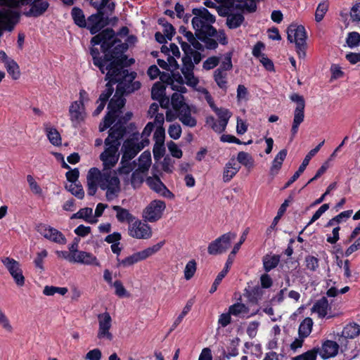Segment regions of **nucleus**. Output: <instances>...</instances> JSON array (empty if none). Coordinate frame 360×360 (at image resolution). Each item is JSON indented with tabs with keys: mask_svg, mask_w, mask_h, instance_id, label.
<instances>
[{
	"mask_svg": "<svg viewBox=\"0 0 360 360\" xmlns=\"http://www.w3.org/2000/svg\"><path fill=\"white\" fill-rule=\"evenodd\" d=\"M124 94H117V91H115V95L110 99L108 105V111L117 115L120 110L124 106L126 100L124 98Z\"/></svg>",
	"mask_w": 360,
	"mask_h": 360,
	"instance_id": "nucleus-21",
	"label": "nucleus"
},
{
	"mask_svg": "<svg viewBox=\"0 0 360 360\" xmlns=\"http://www.w3.org/2000/svg\"><path fill=\"white\" fill-rule=\"evenodd\" d=\"M168 134L174 140L179 139L181 134V126L179 124H171L168 129Z\"/></svg>",
	"mask_w": 360,
	"mask_h": 360,
	"instance_id": "nucleus-57",
	"label": "nucleus"
},
{
	"mask_svg": "<svg viewBox=\"0 0 360 360\" xmlns=\"http://www.w3.org/2000/svg\"><path fill=\"white\" fill-rule=\"evenodd\" d=\"M313 321L311 318H305L300 323L298 329V334L300 338H305L308 337L312 329Z\"/></svg>",
	"mask_w": 360,
	"mask_h": 360,
	"instance_id": "nucleus-28",
	"label": "nucleus"
},
{
	"mask_svg": "<svg viewBox=\"0 0 360 360\" xmlns=\"http://www.w3.org/2000/svg\"><path fill=\"white\" fill-rule=\"evenodd\" d=\"M229 311L231 314V315L238 316L240 314H248L249 311V309L244 304L236 303L229 307Z\"/></svg>",
	"mask_w": 360,
	"mask_h": 360,
	"instance_id": "nucleus-45",
	"label": "nucleus"
},
{
	"mask_svg": "<svg viewBox=\"0 0 360 360\" xmlns=\"http://www.w3.org/2000/svg\"><path fill=\"white\" fill-rule=\"evenodd\" d=\"M233 1H228L227 4L223 5L217 6L214 8L217 9L218 14L222 17H226L228 18V15H231L232 12H231V8L233 7Z\"/></svg>",
	"mask_w": 360,
	"mask_h": 360,
	"instance_id": "nucleus-47",
	"label": "nucleus"
},
{
	"mask_svg": "<svg viewBox=\"0 0 360 360\" xmlns=\"http://www.w3.org/2000/svg\"><path fill=\"white\" fill-rule=\"evenodd\" d=\"M101 351L96 348L88 352L85 356V359L87 360H101Z\"/></svg>",
	"mask_w": 360,
	"mask_h": 360,
	"instance_id": "nucleus-64",
	"label": "nucleus"
},
{
	"mask_svg": "<svg viewBox=\"0 0 360 360\" xmlns=\"http://www.w3.org/2000/svg\"><path fill=\"white\" fill-rule=\"evenodd\" d=\"M198 39L202 40L208 49H215L218 46V43L216 39L211 38L207 34H195Z\"/></svg>",
	"mask_w": 360,
	"mask_h": 360,
	"instance_id": "nucleus-41",
	"label": "nucleus"
},
{
	"mask_svg": "<svg viewBox=\"0 0 360 360\" xmlns=\"http://www.w3.org/2000/svg\"><path fill=\"white\" fill-rule=\"evenodd\" d=\"M164 243V241H161L152 247H149L142 251L137 252L122 260L117 258V266L118 267L122 266L127 267L131 266L141 260H144L159 251L163 246Z\"/></svg>",
	"mask_w": 360,
	"mask_h": 360,
	"instance_id": "nucleus-8",
	"label": "nucleus"
},
{
	"mask_svg": "<svg viewBox=\"0 0 360 360\" xmlns=\"http://www.w3.org/2000/svg\"><path fill=\"white\" fill-rule=\"evenodd\" d=\"M171 104L173 109L179 112L185 106H188L184 101V96L179 93H174L171 98Z\"/></svg>",
	"mask_w": 360,
	"mask_h": 360,
	"instance_id": "nucleus-33",
	"label": "nucleus"
},
{
	"mask_svg": "<svg viewBox=\"0 0 360 360\" xmlns=\"http://www.w3.org/2000/svg\"><path fill=\"white\" fill-rule=\"evenodd\" d=\"M8 73L13 79H18L20 77V72L18 63L13 60L8 61L5 65Z\"/></svg>",
	"mask_w": 360,
	"mask_h": 360,
	"instance_id": "nucleus-37",
	"label": "nucleus"
},
{
	"mask_svg": "<svg viewBox=\"0 0 360 360\" xmlns=\"http://www.w3.org/2000/svg\"><path fill=\"white\" fill-rule=\"evenodd\" d=\"M129 233L131 237L139 239L148 238L151 236V231L149 226L140 221H136L129 225Z\"/></svg>",
	"mask_w": 360,
	"mask_h": 360,
	"instance_id": "nucleus-16",
	"label": "nucleus"
},
{
	"mask_svg": "<svg viewBox=\"0 0 360 360\" xmlns=\"http://www.w3.org/2000/svg\"><path fill=\"white\" fill-rule=\"evenodd\" d=\"M193 305V302L191 301H188L186 306L184 307L181 313L179 315V316L174 321L173 325L172 326L171 330L176 328V327L182 321L184 316L190 311L191 307Z\"/></svg>",
	"mask_w": 360,
	"mask_h": 360,
	"instance_id": "nucleus-50",
	"label": "nucleus"
},
{
	"mask_svg": "<svg viewBox=\"0 0 360 360\" xmlns=\"http://www.w3.org/2000/svg\"><path fill=\"white\" fill-rule=\"evenodd\" d=\"M1 262L13 278L15 284L18 287L23 286L25 285V278L22 274V270L20 268V263L9 257H1Z\"/></svg>",
	"mask_w": 360,
	"mask_h": 360,
	"instance_id": "nucleus-11",
	"label": "nucleus"
},
{
	"mask_svg": "<svg viewBox=\"0 0 360 360\" xmlns=\"http://www.w3.org/2000/svg\"><path fill=\"white\" fill-rule=\"evenodd\" d=\"M264 294V290L259 286H255L252 289L246 290L245 295L248 300L252 304H257L261 299Z\"/></svg>",
	"mask_w": 360,
	"mask_h": 360,
	"instance_id": "nucleus-27",
	"label": "nucleus"
},
{
	"mask_svg": "<svg viewBox=\"0 0 360 360\" xmlns=\"http://www.w3.org/2000/svg\"><path fill=\"white\" fill-rule=\"evenodd\" d=\"M193 18L191 22L195 34H207L208 35H214L216 29L212 25L215 22V16L204 8H195L192 9Z\"/></svg>",
	"mask_w": 360,
	"mask_h": 360,
	"instance_id": "nucleus-5",
	"label": "nucleus"
},
{
	"mask_svg": "<svg viewBox=\"0 0 360 360\" xmlns=\"http://www.w3.org/2000/svg\"><path fill=\"white\" fill-rule=\"evenodd\" d=\"M347 44L350 48L358 46L360 44V34L352 32L348 34Z\"/></svg>",
	"mask_w": 360,
	"mask_h": 360,
	"instance_id": "nucleus-53",
	"label": "nucleus"
},
{
	"mask_svg": "<svg viewBox=\"0 0 360 360\" xmlns=\"http://www.w3.org/2000/svg\"><path fill=\"white\" fill-rule=\"evenodd\" d=\"M83 105L82 101L73 102L69 109L71 120L72 121H79L82 119L80 108Z\"/></svg>",
	"mask_w": 360,
	"mask_h": 360,
	"instance_id": "nucleus-35",
	"label": "nucleus"
},
{
	"mask_svg": "<svg viewBox=\"0 0 360 360\" xmlns=\"http://www.w3.org/2000/svg\"><path fill=\"white\" fill-rule=\"evenodd\" d=\"M71 15L75 23L77 26H79V27H86L90 31V33L91 34H96L95 36L101 33L103 30H102L101 32L100 31L105 26L110 24V20L105 21L103 22V25L101 24L98 25V27L96 28V31H93V30H91V25H90L89 24V18H87V20L85 19L84 12L82 9H80L78 7H74L72 9Z\"/></svg>",
	"mask_w": 360,
	"mask_h": 360,
	"instance_id": "nucleus-12",
	"label": "nucleus"
},
{
	"mask_svg": "<svg viewBox=\"0 0 360 360\" xmlns=\"http://www.w3.org/2000/svg\"><path fill=\"white\" fill-rule=\"evenodd\" d=\"M24 5L30 6L24 15L34 18L42 15L49 6L47 0H0V29L11 31L20 19V13L15 8Z\"/></svg>",
	"mask_w": 360,
	"mask_h": 360,
	"instance_id": "nucleus-2",
	"label": "nucleus"
},
{
	"mask_svg": "<svg viewBox=\"0 0 360 360\" xmlns=\"http://www.w3.org/2000/svg\"><path fill=\"white\" fill-rule=\"evenodd\" d=\"M48 253L46 250H43L40 252H38L36 258L34 260V265L37 268L39 269L41 271H44V268L43 266V262L44 258L46 257Z\"/></svg>",
	"mask_w": 360,
	"mask_h": 360,
	"instance_id": "nucleus-60",
	"label": "nucleus"
},
{
	"mask_svg": "<svg viewBox=\"0 0 360 360\" xmlns=\"http://www.w3.org/2000/svg\"><path fill=\"white\" fill-rule=\"evenodd\" d=\"M121 166L118 168L117 171L120 174H129L134 168L136 163L134 161L131 162L130 160L123 161L122 158L121 159Z\"/></svg>",
	"mask_w": 360,
	"mask_h": 360,
	"instance_id": "nucleus-48",
	"label": "nucleus"
},
{
	"mask_svg": "<svg viewBox=\"0 0 360 360\" xmlns=\"http://www.w3.org/2000/svg\"><path fill=\"white\" fill-rule=\"evenodd\" d=\"M309 161H310V160L305 156L302 164L300 165L297 171L295 172V174L292 175V176H291V178L285 183V186H283V189H285L288 187H289L292 183H294L300 177V176L304 172L306 167L309 165Z\"/></svg>",
	"mask_w": 360,
	"mask_h": 360,
	"instance_id": "nucleus-31",
	"label": "nucleus"
},
{
	"mask_svg": "<svg viewBox=\"0 0 360 360\" xmlns=\"http://www.w3.org/2000/svg\"><path fill=\"white\" fill-rule=\"evenodd\" d=\"M236 234L229 232L211 242L207 247V252L211 255H221L226 252L231 247V240L235 239Z\"/></svg>",
	"mask_w": 360,
	"mask_h": 360,
	"instance_id": "nucleus-9",
	"label": "nucleus"
},
{
	"mask_svg": "<svg viewBox=\"0 0 360 360\" xmlns=\"http://www.w3.org/2000/svg\"><path fill=\"white\" fill-rule=\"evenodd\" d=\"M360 334V326L356 323H349L344 327L341 336L345 338L354 339Z\"/></svg>",
	"mask_w": 360,
	"mask_h": 360,
	"instance_id": "nucleus-25",
	"label": "nucleus"
},
{
	"mask_svg": "<svg viewBox=\"0 0 360 360\" xmlns=\"http://www.w3.org/2000/svg\"><path fill=\"white\" fill-rule=\"evenodd\" d=\"M86 181L87 193L90 196L95 195L98 186L101 189L106 191V198L108 200L117 197L120 191V179L110 172L101 173L98 169L92 167L88 172Z\"/></svg>",
	"mask_w": 360,
	"mask_h": 360,
	"instance_id": "nucleus-3",
	"label": "nucleus"
},
{
	"mask_svg": "<svg viewBox=\"0 0 360 360\" xmlns=\"http://www.w3.org/2000/svg\"><path fill=\"white\" fill-rule=\"evenodd\" d=\"M27 181L29 184V186L32 192L37 195H41L42 194V189L39 186V184L37 183V181L34 180L33 176L32 175H27Z\"/></svg>",
	"mask_w": 360,
	"mask_h": 360,
	"instance_id": "nucleus-55",
	"label": "nucleus"
},
{
	"mask_svg": "<svg viewBox=\"0 0 360 360\" xmlns=\"http://www.w3.org/2000/svg\"><path fill=\"white\" fill-rule=\"evenodd\" d=\"M219 63V58L216 56H212L208 58L203 63V68L205 70H211L215 68Z\"/></svg>",
	"mask_w": 360,
	"mask_h": 360,
	"instance_id": "nucleus-63",
	"label": "nucleus"
},
{
	"mask_svg": "<svg viewBox=\"0 0 360 360\" xmlns=\"http://www.w3.org/2000/svg\"><path fill=\"white\" fill-rule=\"evenodd\" d=\"M98 330L97 338L99 340L111 341L113 335L110 332L112 327V318L108 312H104L98 315Z\"/></svg>",
	"mask_w": 360,
	"mask_h": 360,
	"instance_id": "nucleus-13",
	"label": "nucleus"
},
{
	"mask_svg": "<svg viewBox=\"0 0 360 360\" xmlns=\"http://www.w3.org/2000/svg\"><path fill=\"white\" fill-rule=\"evenodd\" d=\"M328 10V3L326 1H324L320 3L316 8L315 13V20L318 22H321L325 14Z\"/></svg>",
	"mask_w": 360,
	"mask_h": 360,
	"instance_id": "nucleus-44",
	"label": "nucleus"
},
{
	"mask_svg": "<svg viewBox=\"0 0 360 360\" xmlns=\"http://www.w3.org/2000/svg\"><path fill=\"white\" fill-rule=\"evenodd\" d=\"M292 200V196H290L288 199L285 200V201L280 206L277 215L274 217L271 225L270 226V229H274L277 224L278 221L281 219V217L285 212L287 207L289 206V203Z\"/></svg>",
	"mask_w": 360,
	"mask_h": 360,
	"instance_id": "nucleus-38",
	"label": "nucleus"
},
{
	"mask_svg": "<svg viewBox=\"0 0 360 360\" xmlns=\"http://www.w3.org/2000/svg\"><path fill=\"white\" fill-rule=\"evenodd\" d=\"M232 53L228 52L224 55V58L223 61L221 62L220 67L218 69H221V71L226 72V70H230L232 67Z\"/></svg>",
	"mask_w": 360,
	"mask_h": 360,
	"instance_id": "nucleus-56",
	"label": "nucleus"
},
{
	"mask_svg": "<svg viewBox=\"0 0 360 360\" xmlns=\"http://www.w3.org/2000/svg\"><path fill=\"white\" fill-rule=\"evenodd\" d=\"M179 120L181 123L189 127H194L196 126V120L191 116V109L189 106H185L178 115Z\"/></svg>",
	"mask_w": 360,
	"mask_h": 360,
	"instance_id": "nucleus-22",
	"label": "nucleus"
},
{
	"mask_svg": "<svg viewBox=\"0 0 360 360\" xmlns=\"http://www.w3.org/2000/svg\"><path fill=\"white\" fill-rule=\"evenodd\" d=\"M165 96V86L160 82H156L151 89V97L153 100L161 99Z\"/></svg>",
	"mask_w": 360,
	"mask_h": 360,
	"instance_id": "nucleus-40",
	"label": "nucleus"
},
{
	"mask_svg": "<svg viewBox=\"0 0 360 360\" xmlns=\"http://www.w3.org/2000/svg\"><path fill=\"white\" fill-rule=\"evenodd\" d=\"M196 271V262L194 259L190 260L186 265L184 269V277L186 280H190Z\"/></svg>",
	"mask_w": 360,
	"mask_h": 360,
	"instance_id": "nucleus-51",
	"label": "nucleus"
},
{
	"mask_svg": "<svg viewBox=\"0 0 360 360\" xmlns=\"http://www.w3.org/2000/svg\"><path fill=\"white\" fill-rule=\"evenodd\" d=\"M319 347L309 350L300 355L292 358V360H316L319 354Z\"/></svg>",
	"mask_w": 360,
	"mask_h": 360,
	"instance_id": "nucleus-43",
	"label": "nucleus"
},
{
	"mask_svg": "<svg viewBox=\"0 0 360 360\" xmlns=\"http://www.w3.org/2000/svg\"><path fill=\"white\" fill-rule=\"evenodd\" d=\"M114 84L112 82L108 81L105 85V90L100 95L98 101L106 103L110 96L112 94L114 88L112 86Z\"/></svg>",
	"mask_w": 360,
	"mask_h": 360,
	"instance_id": "nucleus-54",
	"label": "nucleus"
},
{
	"mask_svg": "<svg viewBox=\"0 0 360 360\" xmlns=\"http://www.w3.org/2000/svg\"><path fill=\"white\" fill-rule=\"evenodd\" d=\"M328 309H330L328 301L325 297L319 300L313 307L314 311L317 312L321 317L326 316Z\"/></svg>",
	"mask_w": 360,
	"mask_h": 360,
	"instance_id": "nucleus-29",
	"label": "nucleus"
},
{
	"mask_svg": "<svg viewBox=\"0 0 360 360\" xmlns=\"http://www.w3.org/2000/svg\"><path fill=\"white\" fill-rule=\"evenodd\" d=\"M305 262L307 268L311 271H316L319 266V260L314 256H307Z\"/></svg>",
	"mask_w": 360,
	"mask_h": 360,
	"instance_id": "nucleus-62",
	"label": "nucleus"
},
{
	"mask_svg": "<svg viewBox=\"0 0 360 360\" xmlns=\"http://www.w3.org/2000/svg\"><path fill=\"white\" fill-rule=\"evenodd\" d=\"M236 174V169H231V162H229L224 168L223 179L224 182L229 181Z\"/></svg>",
	"mask_w": 360,
	"mask_h": 360,
	"instance_id": "nucleus-59",
	"label": "nucleus"
},
{
	"mask_svg": "<svg viewBox=\"0 0 360 360\" xmlns=\"http://www.w3.org/2000/svg\"><path fill=\"white\" fill-rule=\"evenodd\" d=\"M45 130L47 133V137L49 141L54 146H59L61 144V137L59 132L56 129L45 125Z\"/></svg>",
	"mask_w": 360,
	"mask_h": 360,
	"instance_id": "nucleus-34",
	"label": "nucleus"
},
{
	"mask_svg": "<svg viewBox=\"0 0 360 360\" xmlns=\"http://www.w3.org/2000/svg\"><path fill=\"white\" fill-rule=\"evenodd\" d=\"M112 210L117 212L116 217L119 221H127L129 223L133 222L134 217L127 209L122 208L118 205H114L112 206Z\"/></svg>",
	"mask_w": 360,
	"mask_h": 360,
	"instance_id": "nucleus-26",
	"label": "nucleus"
},
{
	"mask_svg": "<svg viewBox=\"0 0 360 360\" xmlns=\"http://www.w3.org/2000/svg\"><path fill=\"white\" fill-rule=\"evenodd\" d=\"M126 131V127L120 125V122H117L110 129L108 136L104 141L106 148L100 155V159L105 167L111 168L117 164L120 156L118 149L120 140L123 139Z\"/></svg>",
	"mask_w": 360,
	"mask_h": 360,
	"instance_id": "nucleus-4",
	"label": "nucleus"
},
{
	"mask_svg": "<svg viewBox=\"0 0 360 360\" xmlns=\"http://www.w3.org/2000/svg\"><path fill=\"white\" fill-rule=\"evenodd\" d=\"M146 181L150 189L160 195L166 198H172L174 196L172 193L167 189L158 176H149L146 179Z\"/></svg>",
	"mask_w": 360,
	"mask_h": 360,
	"instance_id": "nucleus-18",
	"label": "nucleus"
},
{
	"mask_svg": "<svg viewBox=\"0 0 360 360\" xmlns=\"http://www.w3.org/2000/svg\"><path fill=\"white\" fill-rule=\"evenodd\" d=\"M112 285L114 286V288L115 289V293L118 297H128L129 295V293L127 292V291L126 290L125 288L122 285V283L120 281H118V280L115 281L112 283Z\"/></svg>",
	"mask_w": 360,
	"mask_h": 360,
	"instance_id": "nucleus-58",
	"label": "nucleus"
},
{
	"mask_svg": "<svg viewBox=\"0 0 360 360\" xmlns=\"http://www.w3.org/2000/svg\"><path fill=\"white\" fill-rule=\"evenodd\" d=\"M75 263H80L86 265H95L100 266V263L98 261L96 257L90 252L79 251L77 255H75L74 259Z\"/></svg>",
	"mask_w": 360,
	"mask_h": 360,
	"instance_id": "nucleus-20",
	"label": "nucleus"
},
{
	"mask_svg": "<svg viewBox=\"0 0 360 360\" xmlns=\"http://www.w3.org/2000/svg\"><path fill=\"white\" fill-rule=\"evenodd\" d=\"M66 189L72 195L79 199H83L84 197V191L81 184L71 183L69 186H65Z\"/></svg>",
	"mask_w": 360,
	"mask_h": 360,
	"instance_id": "nucleus-42",
	"label": "nucleus"
},
{
	"mask_svg": "<svg viewBox=\"0 0 360 360\" xmlns=\"http://www.w3.org/2000/svg\"><path fill=\"white\" fill-rule=\"evenodd\" d=\"M165 129L161 127L158 126L156 130L154 133V139L155 140V146L153 148V153L155 158L157 156L158 153V147L157 145L162 146L165 141Z\"/></svg>",
	"mask_w": 360,
	"mask_h": 360,
	"instance_id": "nucleus-36",
	"label": "nucleus"
},
{
	"mask_svg": "<svg viewBox=\"0 0 360 360\" xmlns=\"http://www.w3.org/2000/svg\"><path fill=\"white\" fill-rule=\"evenodd\" d=\"M237 160L239 162V163L242 164L248 169L252 168L254 165V160L252 156L246 152H239L238 153Z\"/></svg>",
	"mask_w": 360,
	"mask_h": 360,
	"instance_id": "nucleus-39",
	"label": "nucleus"
},
{
	"mask_svg": "<svg viewBox=\"0 0 360 360\" xmlns=\"http://www.w3.org/2000/svg\"><path fill=\"white\" fill-rule=\"evenodd\" d=\"M93 47L90 53L93 63L104 74L107 71L105 80L117 83V93L129 94L141 88V83L134 81L135 72H129L124 69V54L128 45L122 43L116 36L112 28H106L91 39Z\"/></svg>",
	"mask_w": 360,
	"mask_h": 360,
	"instance_id": "nucleus-1",
	"label": "nucleus"
},
{
	"mask_svg": "<svg viewBox=\"0 0 360 360\" xmlns=\"http://www.w3.org/2000/svg\"><path fill=\"white\" fill-rule=\"evenodd\" d=\"M280 262L279 255H266L263 258L264 269L266 272L270 271L271 269L276 268Z\"/></svg>",
	"mask_w": 360,
	"mask_h": 360,
	"instance_id": "nucleus-32",
	"label": "nucleus"
},
{
	"mask_svg": "<svg viewBox=\"0 0 360 360\" xmlns=\"http://www.w3.org/2000/svg\"><path fill=\"white\" fill-rule=\"evenodd\" d=\"M93 210L89 207L80 209L77 213L74 214L72 219H83L85 221H91L88 219L91 216Z\"/></svg>",
	"mask_w": 360,
	"mask_h": 360,
	"instance_id": "nucleus-52",
	"label": "nucleus"
},
{
	"mask_svg": "<svg viewBox=\"0 0 360 360\" xmlns=\"http://www.w3.org/2000/svg\"><path fill=\"white\" fill-rule=\"evenodd\" d=\"M287 153L286 149H283L276 155L270 169L271 174H275L278 173L287 156Z\"/></svg>",
	"mask_w": 360,
	"mask_h": 360,
	"instance_id": "nucleus-24",
	"label": "nucleus"
},
{
	"mask_svg": "<svg viewBox=\"0 0 360 360\" xmlns=\"http://www.w3.org/2000/svg\"><path fill=\"white\" fill-rule=\"evenodd\" d=\"M68 292L67 288H60L56 286H49L46 285L44 287L43 293L47 296H51L55 295L56 293H59L61 295H64Z\"/></svg>",
	"mask_w": 360,
	"mask_h": 360,
	"instance_id": "nucleus-46",
	"label": "nucleus"
},
{
	"mask_svg": "<svg viewBox=\"0 0 360 360\" xmlns=\"http://www.w3.org/2000/svg\"><path fill=\"white\" fill-rule=\"evenodd\" d=\"M166 207L162 200H155L146 207L143 212V217L149 222H155L161 218L162 212Z\"/></svg>",
	"mask_w": 360,
	"mask_h": 360,
	"instance_id": "nucleus-14",
	"label": "nucleus"
},
{
	"mask_svg": "<svg viewBox=\"0 0 360 360\" xmlns=\"http://www.w3.org/2000/svg\"><path fill=\"white\" fill-rule=\"evenodd\" d=\"M181 49L184 53L182 58V68L181 72L184 75L185 79L187 80V84L191 86H195L198 83V79L194 77L193 69L194 65L191 60L189 54L192 53L193 51L191 45L185 41H180Z\"/></svg>",
	"mask_w": 360,
	"mask_h": 360,
	"instance_id": "nucleus-7",
	"label": "nucleus"
},
{
	"mask_svg": "<svg viewBox=\"0 0 360 360\" xmlns=\"http://www.w3.org/2000/svg\"><path fill=\"white\" fill-rule=\"evenodd\" d=\"M142 149L143 146L139 147L134 139H127L122 147V160L131 161Z\"/></svg>",
	"mask_w": 360,
	"mask_h": 360,
	"instance_id": "nucleus-17",
	"label": "nucleus"
},
{
	"mask_svg": "<svg viewBox=\"0 0 360 360\" xmlns=\"http://www.w3.org/2000/svg\"><path fill=\"white\" fill-rule=\"evenodd\" d=\"M214 111L217 113L219 118V121L223 122L224 124H227L229 120L231 117V112L224 108H214Z\"/></svg>",
	"mask_w": 360,
	"mask_h": 360,
	"instance_id": "nucleus-49",
	"label": "nucleus"
},
{
	"mask_svg": "<svg viewBox=\"0 0 360 360\" xmlns=\"http://www.w3.org/2000/svg\"><path fill=\"white\" fill-rule=\"evenodd\" d=\"M290 98L292 102L297 103L294 110L293 122L291 128L292 136H294L297 133L300 124L304 119L305 101L302 96L295 93L291 94Z\"/></svg>",
	"mask_w": 360,
	"mask_h": 360,
	"instance_id": "nucleus-10",
	"label": "nucleus"
},
{
	"mask_svg": "<svg viewBox=\"0 0 360 360\" xmlns=\"http://www.w3.org/2000/svg\"><path fill=\"white\" fill-rule=\"evenodd\" d=\"M0 325L6 331L11 333L13 331V327L10 323V321L6 314L4 313L2 309L0 308Z\"/></svg>",
	"mask_w": 360,
	"mask_h": 360,
	"instance_id": "nucleus-61",
	"label": "nucleus"
},
{
	"mask_svg": "<svg viewBox=\"0 0 360 360\" xmlns=\"http://www.w3.org/2000/svg\"><path fill=\"white\" fill-rule=\"evenodd\" d=\"M245 21V18L242 13H231L226 18V25L231 30L239 27Z\"/></svg>",
	"mask_w": 360,
	"mask_h": 360,
	"instance_id": "nucleus-23",
	"label": "nucleus"
},
{
	"mask_svg": "<svg viewBox=\"0 0 360 360\" xmlns=\"http://www.w3.org/2000/svg\"><path fill=\"white\" fill-rule=\"evenodd\" d=\"M38 232L44 238L58 244H65L66 238L65 236L58 230L48 226L44 224H40L37 228Z\"/></svg>",
	"mask_w": 360,
	"mask_h": 360,
	"instance_id": "nucleus-15",
	"label": "nucleus"
},
{
	"mask_svg": "<svg viewBox=\"0 0 360 360\" xmlns=\"http://www.w3.org/2000/svg\"><path fill=\"white\" fill-rule=\"evenodd\" d=\"M227 73L221 69H216L214 72V79L217 86L225 92L227 90Z\"/></svg>",
	"mask_w": 360,
	"mask_h": 360,
	"instance_id": "nucleus-30",
	"label": "nucleus"
},
{
	"mask_svg": "<svg viewBox=\"0 0 360 360\" xmlns=\"http://www.w3.org/2000/svg\"><path fill=\"white\" fill-rule=\"evenodd\" d=\"M339 345L333 340H326L322 343L321 347H319V354L323 359H328L335 356L339 350Z\"/></svg>",
	"mask_w": 360,
	"mask_h": 360,
	"instance_id": "nucleus-19",
	"label": "nucleus"
},
{
	"mask_svg": "<svg viewBox=\"0 0 360 360\" xmlns=\"http://www.w3.org/2000/svg\"><path fill=\"white\" fill-rule=\"evenodd\" d=\"M287 34L288 40L295 44L299 58H304L306 56L307 49V34L304 27L291 24L287 29Z\"/></svg>",
	"mask_w": 360,
	"mask_h": 360,
	"instance_id": "nucleus-6",
	"label": "nucleus"
}]
</instances>
